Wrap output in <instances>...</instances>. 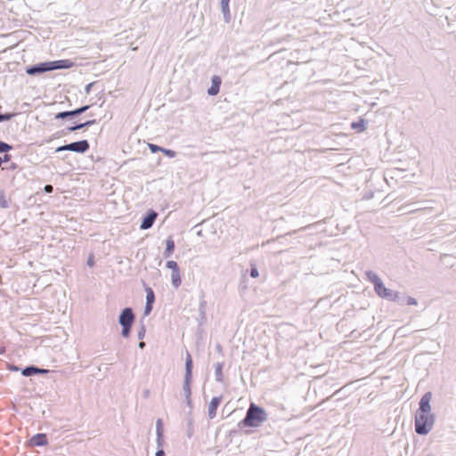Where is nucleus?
<instances>
[{"instance_id":"1","label":"nucleus","mask_w":456,"mask_h":456,"mask_svg":"<svg viewBox=\"0 0 456 456\" xmlns=\"http://www.w3.org/2000/svg\"><path fill=\"white\" fill-rule=\"evenodd\" d=\"M266 419L267 414L263 408L251 403L247 411L246 417L239 423V426L257 428Z\"/></svg>"},{"instance_id":"2","label":"nucleus","mask_w":456,"mask_h":456,"mask_svg":"<svg viewBox=\"0 0 456 456\" xmlns=\"http://www.w3.org/2000/svg\"><path fill=\"white\" fill-rule=\"evenodd\" d=\"M435 422V414L415 412V433L419 436H427L432 430Z\"/></svg>"},{"instance_id":"3","label":"nucleus","mask_w":456,"mask_h":456,"mask_svg":"<svg viewBox=\"0 0 456 456\" xmlns=\"http://www.w3.org/2000/svg\"><path fill=\"white\" fill-rule=\"evenodd\" d=\"M192 359L190 353H187L185 361V374L183 384V394L188 407L192 408L191 401V382H192Z\"/></svg>"},{"instance_id":"4","label":"nucleus","mask_w":456,"mask_h":456,"mask_svg":"<svg viewBox=\"0 0 456 456\" xmlns=\"http://www.w3.org/2000/svg\"><path fill=\"white\" fill-rule=\"evenodd\" d=\"M134 321V314L132 308H125L119 315V323L122 326V336L127 338Z\"/></svg>"},{"instance_id":"5","label":"nucleus","mask_w":456,"mask_h":456,"mask_svg":"<svg viewBox=\"0 0 456 456\" xmlns=\"http://www.w3.org/2000/svg\"><path fill=\"white\" fill-rule=\"evenodd\" d=\"M376 294L382 299L399 305L402 293L387 288L384 283Z\"/></svg>"},{"instance_id":"6","label":"nucleus","mask_w":456,"mask_h":456,"mask_svg":"<svg viewBox=\"0 0 456 456\" xmlns=\"http://www.w3.org/2000/svg\"><path fill=\"white\" fill-rule=\"evenodd\" d=\"M166 266L171 269V281L174 288L178 289L182 284L181 272L177 263L174 260L167 262Z\"/></svg>"},{"instance_id":"7","label":"nucleus","mask_w":456,"mask_h":456,"mask_svg":"<svg viewBox=\"0 0 456 456\" xmlns=\"http://www.w3.org/2000/svg\"><path fill=\"white\" fill-rule=\"evenodd\" d=\"M432 399V392L427 391L424 393V395L421 396L419 402V408L417 409L416 412L420 413H427V414H434L432 412L431 408V402Z\"/></svg>"},{"instance_id":"8","label":"nucleus","mask_w":456,"mask_h":456,"mask_svg":"<svg viewBox=\"0 0 456 456\" xmlns=\"http://www.w3.org/2000/svg\"><path fill=\"white\" fill-rule=\"evenodd\" d=\"M365 276H366V279L368 280V281H370L373 285L375 293L384 284V281L379 277V275L376 272H374L372 270L366 271L365 272Z\"/></svg>"},{"instance_id":"9","label":"nucleus","mask_w":456,"mask_h":456,"mask_svg":"<svg viewBox=\"0 0 456 456\" xmlns=\"http://www.w3.org/2000/svg\"><path fill=\"white\" fill-rule=\"evenodd\" d=\"M51 64H50V61H45V62H40L38 64H36V65H33L31 67H28L26 70V72L28 74V75H37V74H39V73H44V72H46V71H51Z\"/></svg>"},{"instance_id":"10","label":"nucleus","mask_w":456,"mask_h":456,"mask_svg":"<svg viewBox=\"0 0 456 456\" xmlns=\"http://www.w3.org/2000/svg\"><path fill=\"white\" fill-rule=\"evenodd\" d=\"M69 148L71 151L85 153L89 150L90 144L87 140H82L69 143Z\"/></svg>"},{"instance_id":"11","label":"nucleus","mask_w":456,"mask_h":456,"mask_svg":"<svg viewBox=\"0 0 456 456\" xmlns=\"http://www.w3.org/2000/svg\"><path fill=\"white\" fill-rule=\"evenodd\" d=\"M157 216L158 214L155 211L151 210L150 212H148V214L143 217L140 228L142 230L150 229L153 225Z\"/></svg>"},{"instance_id":"12","label":"nucleus","mask_w":456,"mask_h":456,"mask_svg":"<svg viewBox=\"0 0 456 456\" xmlns=\"http://www.w3.org/2000/svg\"><path fill=\"white\" fill-rule=\"evenodd\" d=\"M368 120L362 117H358L356 120H354L350 124L351 129L357 133H362L367 129Z\"/></svg>"},{"instance_id":"13","label":"nucleus","mask_w":456,"mask_h":456,"mask_svg":"<svg viewBox=\"0 0 456 456\" xmlns=\"http://www.w3.org/2000/svg\"><path fill=\"white\" fill-rule=\"evenodd\" d=\"M222 400H223L222 395L215 396L211 399V401L208 404V417L210 419H214L216 416V410H217L218 406L220 405Z\"/></svg>"},{"instance_id":"14","label":"nucleus","mask_w":456,"mask_h":456,"mask_svg":"<svg viewBox=\"0 0 456 456\" xmlns=\"http://www.w3.org/2000/svg\"><path fill=\"white\" fill-rule=\"evenodd\" d=\"M50 64L52 67L51 70L69 69L73 66V62L68 59L50 61Z\"/></svg>"},{"instance_id":"15","label":"nucleus","mask_w":456,"mask_h":456,"mask_svg":"<svg viewBox=\"0 0 456 456\" xmlns=\"http://www.w3.org/2000/svg\"><path fill=\"white\" fill-rule=\"evenodd\" d=\"M222 80L219 76H214L212 77L211 86L208 90V94L211 96L216 95L220 91Z\"/></svg>"},{"instance_id":"16","label":"nucleus","mask_w":456,"mask_h":456,"mask_svg":"<svg viewBox=\"0 0 456 456\" xmlns=\"http://www.w3.org/2000/svg\"><path fill=\"white\" fill-rule=\"evenodd\" d=\"M30 443L33 446L46 445L48 444L47 436L44 433L37 434L31 437Z\"/></svg>"},{"instance_id":"17","label":"nucleus","mask_w":456,"mask_h":456,"mask_svg":"<svg viewBox=\"0 0 456 456\" xmlns=\"http://www.w3.org/2000/svg\"><path fill=\"white\" fill-rule=\"evenodd\" d=\"M50 370L46 369H40L36 366H28L22 370V375L25 377H29L34 374H45L48 373Z\"/></svg>"},{"instance_id":"18","label":"nucleus","mask_w":456,"mask_h":456,"mask_svg":"<svg viewBox=\"0 0 456 456\" xmlns=\"http://www.w3.org/2000/svg\"><path fill=\"white\" fill-rule=\"evenodd\" d=\"M175 241L172 237H168L166 240V249L163 253L165 258L170 257L175 251Z\"/></svg>"},{"instance_id":"19","label":"nucleus","mask_w":456,"mask_h":456,"mask_svg":"<svg viewBox=\"0 0 456 456\" xmlns=\"http://www.w3.org/2000/svg\"><path fill=\"white\" fill-rule=\"evenodd\" d=\"M418 301L415 297L411 296H406L403 293L401 294V299L399 302V305H417Z\"/></svg>"},{"instance_id":"20","label":"nucleus","mask_w":456,"mask_h":456,"mask_svg":"<svg viewBox=\"0 0 456 456\" xmlns=\"http://www.w3.org/2000/svg\"><path fill=\"white\" fill-rule=\"evenodd\" d=\"M327 372L328 369L325 363L315 364V382L319 381Z\"/></svg>"},{"instance_id":"21","label":"nucleus","mask_w":456,"mask_h":456,"mask_svg":"<svg viewBox=\"0 0 456 456\" xmlns=\"http://www.w3.org/2000/svg\"><path fill=\"white\" fill-rule=\"evenodd\" d=\"M229 3H230V0H221V9H222V12L224 13V17L226 21H229L230 20V8H229Z\"/></svg>"},{"instance_id":"22","label":"nucleus","mask_w":456,"mask_h":456,"mask_svg":"<svg viewBox=\"0 0 456 456\" xmlns=\"http://www.w3.org/2000/svg\"><path fill=\"white\" fill-rule=\"evenodd\" d=\"M95 123H96L95 119H91V120H88L86 122L77 124V125H75L73 126H69V127H68V131L69 132H73V131H76V130H78V129H82V128L86 127V126H93Z\"/></svg>"},{"instance_id":"23","label":"nucleus","mask_w":456,"mask_h":456,"mask_svg":"<svg viewBox=\"0 0 456 456\" xmlns=\"http://www.w3.org/2000/svg\"><path fill=\"white\" fill-rule=\"evenodd\" d=\"M11 205V200L7 199L5 191L4 190H0V208L6 209L9 208Z\"/></svg>"},{"instance_id":"24","label":"nucleus","mask_w":456,"mask_h":456,"mask_svg":"<svg viewBox=\"0 0 456 456\" xmlns=\"http://www.w3.org/2000/svg\"><path fill=\"white\" fill-rule=\"evenodd\" d=\"M223 367H224V363L218 362L216 364V368H215L216 380L217 382H221V383L224 381Z\"/></svg>"},{"instance_id":"25","label":"nucleus","mask_w":456,"mask_h":456,"mask_svg":"<svg viewBox=\"0 0 456 456\" xmlns=\"http://www.w3.org/2000/svg\"><path fill=\"white\" fill-rule=\"evenodd\" d=\"M89 108H90L89 105H85V106L77 108V109H76L74 110H71L72 118L76 117V116H78V115H81L82 113L86 112Z\"/></svg>"},{"instance_id":"26","label":"nucleus","mask_w":456,"mask_h":456,"mask_svg":"<svg viewBox=\"0 0 456 456\" xmlns=\"http://www.w3.org/2000/svg\"><path fill=\"white\" fill-rule=\"evenodd\" d=\"M89 108H90L89 105H85V106L77 108V109H76L74 110H71L72 118L76 117V116H78V115H81L82 113L86 112Z\"/></svg>"},{"instance_id":"27","label":"nucleus","mask_w":456,"mask_h":456,"mask_svg":"<svg viewBox=\"0 0 456 456\" xmlns=\"http://www.w3.org/2000/svg\"><path fill=\"white\" fill-rule=\"evenodd\" d=\"M146 292H147L146 303L153 304V302L155 300V296H154L153 290L151 288H147Z\"/></svg>"},{"instance_id":"28","label":"nucleus","mask_w":456,"mask_h":456,"mask_svg":"<svg viewBox=\"0 0 456 456\" xmlns=\"http://www.w3.org/2000/svg\"><path fill=\"white\" fill-rule=\"evenodd\" d=\"M163 432H164L163 423H162V420L160 419H159L156 423L157 436H163Z\"/></svg>"},{"instance_id":"29","label":"nucleus","mask_w":456,"mask_h":456,"mask_svg":"<svg viewBox=\"0 0 456 456\" xmlns=\"http://www.w3.org/2000/svg\"><path fill=\"white\" fill-rule=\"evenodd\" d=\"M55 119H64L66 118H72L71 110L59 112L55 115Z\"/></svg>"},{"instance_id":"30","label":"nucleus","mask_w":456,"mask_h":456,"mask_svg":"<svg viewBox=\"0 0 456 456\" xmlns=\"http://www.w3.org/2000/svg\"><path fill=\"white\" fill-rule=\"evenodd\" d=\"M12 149V147L10 144L0 141V152H8Z\"/></svg>"},{"instance_id":"31","label":"nucleus","mask_w":456,"mask_h":456,"mask_svg":"<svg viewBox=\"0 0 456 456\" xmlns=\"http://www.w3.org/2000/svg\"><path fill=\"white\" fill-rule=\"evenodd\" d=\"M316 3H318V4L320 5L318 12L320 10H323L324 12H326V9L324 7L330 5V0H315V4Z\"/></svg>"},{"instance_id":"32","label":"nucleus","mask_w":456,"mask_h":456,"mask_svg":"<svg viewBox=\"0 0 456 456\" xmlns=\"http://www.w3.org/2000/svg\"><path fill=\"white\" fill-rule=\"evenodd\" d=\"M148 147L152 153L162 151L163 148L153 143H148Z\"/></svg>"},{"instance_id":"33","label":"nucleus","mask_w":456,"mask_h":456,"mask_svg":"<svg viewBox=\"0 0 456 456\" xmlns=\"http://www.w3.org/2000/svg\"><path fill=\"white\" fill-rule=\"evenodd\" d=\"M161 152H163L168 158H175L176 156V152L175 151L166 148H163V151Z\"/></svg>"},{"instance_id":"34","label":"nucleus","mask_w":456,"mask_h":456,"mask_svg":"<svg viewBox=\"0 0 456 456\" xmlns=\"http://www.w3.org/2000/svg\"><path fill=\"white\" fill-rule=\"evenodd\" d=\"M325 220V218H323L322 220H320V221H315V226H314V229H315V233L316 232H323L324 230L322 229V221Z\"/></svg>"},{"instance_id":"35","label":"nucleus","mask_w":456,"mask_h":456,"mask_svg":"<svg viewBox=\"0 0 456 456\" xmlns=\"http://www.w3.org/2000/svg\"><path fill=\"white\" fill-rule=\"evenodd\" d=\"M146 329L144 325H142L137 331V337L139 339H142L145 337Z\"/></svg>"},{"instance_id":"36","label":"nucleus","mask_w":456,"mask_h":456,"mask_svg":"<svg viewBox=\"0 0 456 456\" xmlns=\"http://www.w3.org/2000/svg\"><path fill=\"white\" fill-rule=\"evenodd\" d=\"M13 115L12 114H1L0 113V122L10 120Z\"/></svg>"},{"instance_id":"37","label":"nucleus","mask_w":456,"mask_h":456,"mask_svg":"<svg viewBox=\"0 0 456 456\" xmlns=\"http://www.w3.org/2000/svg\"><path fill=\"white\" fill-rule=\"evenodd\" d=\"M64 151H70L69 143V144L62 145V146H60V147H58V148L56 149V151H57V152Z\"/></svg>"},{"instance_id":"38","label":"nucleus","mask_w":456,"mask_h":456,"mask_svg":"<svg viewBox=\"0 0 456 456\" xmlns=\"http://www.w3.org/2000/svg\"><path fill=\"white\" fill-rule=\"evenodd\" d=\"M64 151H70L69 143V144L62 145V146H60V147H58V148L56 149V151H57V152Z\"/></svg>"},{"instance_id":"39","label":"nucleus","mask_w":456,"mask_h":456,"mask_svg":"<svg viewBox=\"0 0 456 456\" xmlns=\"http://www.w3.org/2000/svg\"><path fill=\"white\" fill-rule=\"evenodd\" d=\"M11 160V155L4 154L3 158L0 157V167L2 166L3 162H8Z\"/></svg>"},{"instance_id":"40","label":"nucleus","mask_w":456,"mask_h":456,"mask_svg":"<svg viewBox=\"0 0 456 456\" xmlns=\"http://www.w3.org/2000/svg\"><path fill=\"white\" fill-rule=\"evenodd\" d=\"M250 276H251L252 278H257V277L259 276L258 270H257L256 267H254V268H252V269L250 270Z\"/></svg>"},{"instance_id":"41","label":"nucleus","mask_w":456,"mask_h":456,"mask_svg":"<svg viewBox=\"0 0 456 456\" xmlns=\"http://www.w3.org/2000/svg\"><path fill=\"white\" fill-rule=\"evenodd\" d=\"M152 310V304L146 303L144 313L145 314H149Z\"/></svg>"},{"instance_id":"42","label":"nucleus","mask_w":456,"mask_h":456,"mask_svg":"<svg viewBox=\"0 0 456 456\" xmlns=\"http://www.w3.org/2000/svg\"><path fill=\"white\" fill-rule=\"evenodd\" d=\"M44 190H45V191L46 193H52V192H53V185H51V184H47V185H45V189H44Z\"/></svg>"},{"instance_id":"43","label":"nucleus","mask_w":456,"mask_h":456,"mask_svg":"<svg viewBox=\"0 0 456 456\" xmlns=\"http://www.w3.org/2000/svg\"><path fill=\"white\" fill-rule=\"evenodd\" d=\"M163 443H164V438H163V436H157V444H158V446H159V447H162Z\"/></svg>"},{"instance_id":"44","label":"nucleus","mask_w":456,"mask_h":456,"mask_svg":"<svg viewBox=\"0 0 456 456\" xmlns=\"http://www.w3.org/2000/svg\"><path fill=\"white\" fill-rule=\"evenodd\" d=\"M373 195L374 193L372 191H369L367 192L364 196H363V200H370L373 198Z\"/></svg>"},{"instance_id":"45","label":"nucleus","mask_w":456,"mask_h":456,"mask_svg":"<svg viewBox=\"0 0 456 456\" xmlns=\"http://www.w3.org/2000/svg\"><path fill=\"white\" fill-rule=\"evenodd\" d=\"M87 265H88L89 266H93V265H94V261L93 256H90V257L88 258V260H87Z\"/></svg>"},{"instance_id":"46","label":"nucleus","mask_w":456,"mask_h":456,"mask_svg":"<svg viewBox=\"0 0 456 456\" xmlns=\"http://www.w3.org/2000/svg\"><path fill=\"white\" fill-rule=\"evenodd\" d=\"M156 456H165V452L162 449H159L156 452Z\"/></svg>"},{"instance_id":"47","label":"nucleus","mask_w":456,"mask_h":456,"mask_svg":"<svg viewBox=\"0 0 456 456\" xmlns=\"http://www.w3.org/2000/svg\"><path fill=\"white\" fill-rule=\"evenodd\" d=\"M93 85H94L93 83H90V84H88V85L86 86V88H85L86 93H87V94H88V93L90 92L91 87L93 86Z\"/></svg>"},{"instance_id":"48","label":"nucleus","mask_w":456,"mask_h":456,"mask_svg":"<svg viewBox=\"0 0 456 456\" xmlns=\"http://www.w3.org/2000/svg\"><path fill=\"white\" fill-rule=\"evenodd\" d=\"M144 346H145V343H144V342H142V341H141V342L139 343V347H140L141 349H143V348H144Z\"/></svg>"},{"instance_id":"49","label":"nucleus","mask_w":456,"mask_h":456,"mask_svg":"<svg viewBox=\"0 0 456 456\" xmlns=\"http://www.w3.org/2000/svg\"><path fill=\"white\" fill-rule=\"evenodd\" d=\"M321 405H322V403H317V404H315L314 409L319 408Z\"/></svg>"},{"instance_id":"50","label":"nucleus","mask_w":456,"mask_h":456,"mask_svg":"<svg viewBox=\"0 0 456 456\" xmlns=\"http://www.w3.org/2000/svg\"><path fill=\"white\" fill-rule=\"evenodd\" d=\"M322 247V242H320V243L318 244V248H321Z\"/></svg>"},{"instance_id":"51","label":"nucleus","mask_w":456,"mask_h":456,"mask_svg":"<svg viewBox=\"0 0 456 456\" xmlns=\"http://www.w3.org/2000/svg\"><path fill=\"white\" fill-rule=\"evenodd\" d=\"M314 95H315V98L320 96V94H317L316 92L314 93Z\"/></svg>"},{"instance_id":"52","label":"nucleus","mask_w":456,"mask_h":456,"mask_svg":"<svg viewBox=\"0 0 456 456\" xmlns=\"http://www.w3.org/2000/svg\"><path fill=\"white\" fill-rule=\"evenodd\" d=\"M320 19H321V17H319V18H318V20H317V19H314V21H315V22H316V21H319V20H320Z\"/></svg>"},{"instance_id":"53","label":"nucleus","mask_w":456,"mask_h":456,"mask_svg":"<svg viewBox=\"0 0 456 456\" xmlns=\"http://www.w3.org/2000/svg\"><path fill=\"white\" fill-rule=\"evenodd\" d=\"M426 456H434V455H433V454H431V453H429V454H428V455H426Z\"/></svg>"}]
</instances>
